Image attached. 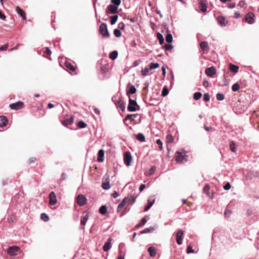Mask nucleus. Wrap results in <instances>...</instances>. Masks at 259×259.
<instances>
[{"label":"nucleus","mask_w":259,"mask_h":259,"mask_svg":"<svg viewBox=\"0 0 259 259\" xmlns=\"http://www.w3.org/2000/svg\"><path fill=\"white\" fill-rule=\"evenodd\" d=\"M186 154L185 151H177L175 154L176 161L178 163H182L186 160Z\"/></svg>","instance_id":"nucleus-1"},{"label":"nucleus","mask_w":259,"mask_h":259,"mask_svg":"<svg viewBox=\"0 0 259 259\" xmlns=\"http://www.w3.org/2000/svg\"><path fill=\"white\" fill-rule=\"evenodd\" d=\"M99 32L103 37H109V33L108 32L107 26L106 23H103L101 24L99 28Z\"/></svg>","instance_id":"nucleus-2"},{"label":"nucleus","mask_w":259,"mask_h":259,"mask_svg":"<svg viewBox=\"0 0 259 259\" xmlns=\"http://www.w3.org/2000/svg\"><path fill=\"white\" fill-rule=\"evenodd\" d=\"M102 187L104 190H108L110 188L109 176L106 175L102 179Z\"/></svg>","instance_id":"nucleus-3"},{"label":"nucleus","mask_w":259,"mask_h":259,"mask_svg":"<svg viewBox=\"0 0 259 259\" xmlns=\"http://www.w3.org/2000/svg\"><path fill=\"white\" fill-rule=\"evenodd\" d=\"M129 98V104L127 107V110L129 111L133 112L137 110L136 107H138V104L137 102L132 99L131 98Z\"/></svg>","instance_id":"nucleus-4"},{"label":"nucleus","mask_w":259,"mask_h":259,"mask_svg":"<svg viewBox=\"0 0 259 259\" xmlns=\"http://www.w3.org/2000/svg\"><path fill=\"white\" fill-rule=\"evenodd\" d=\"M24 104L23 102L21 101H18L14 103L11 104L10 105V108L13 110H19L24 108Z\"/></svg>","instance_id":"nucleus-5"},{"label":"nucleus","mask_w":259,"mask_h":259,"mask_svg":"<svg viewBox=\"0 0 259 259\" xmlns=\"http://www.w3.org/2000/svg\"><path fill=\"white\" fill-rule=\"evenodd\" d=\"M87 201L86 197L82 194L78 195L76 198V203L79 206L85 205L87 203Z\"/></svg>","instance_id":"nucleus-6"},{"label":"nucleus","mask_w":259,"mask_h":259,"mask_svg":"<svg viewBox=\"0 0 259 259\" xmlns=\"http://www.w3.org/2000/svg\"><path fill=\"white\" fill-rule=\"evenodd\" d=\"M255 15L252 12H249L247 13L245 18V21L247 23L252 24L254 22Z\"/></svg>","instance_id":"nucleus-7"},{"label":"nucleus","mask_w":259,"mask_h":259,"mask_svg":"<svg viewBox=\"0 0 259 259\" xmlns=\"http://www.w3.org/2000/svg\"><path fill=\"white\" fill-rule=\"evenodd\" d=\"M20 250V248L17 246H13L9 247L7 250V253L11 256L17 255V252Z\"/></svg>","instance_id":"nucleus-8"},{"label":"nucleus","mask_w":259,"mask_h":259,"mask_svg":"<svg viewBox=\"0 0 259 259\" xmlns=\"http://www.w3.org/2000/svg\"><path fill=\"white\" fill-rule=\"evenodd\" d=\"M73 116L67 117H65L64 119H61V122L62 124L65 126H67L69 125H71L73 121Z\"/></svg>","instance_id":"nucleus-9"},{"label":"nucleus","mask_w":259,"mask_h":259,"mask_svg":"<svg viewBox=\"0 0 259 259\" xmlns=\"http://www.w3.org/2000/svg\"><path fill=\"white\" fill-rule=\"evenodd\" d=\"M57 202L56 195L54 192H51L49 195V204L55 205Z\"/></svg>","instance_id":"nucleus-10"},{"label":"nucleus","mask_w":259,"mask_h":259,"mask_svg":"<svg viewBox=\"0 0 259 259\" xmlns=\"http://www.w3.org/2000/svg\"><path fill=\"white\" fill-rule=\"evenodd\" d=\"M184 235V232L180 230L176 234V241L178 244L181 245L182 243V237Z\"/></svg>","instance_id":"nucleus-11"},{"label":"nucleus","mask_w":259,"mask_h":259,"mask_svg":"<svg viewBox=\"0 0 259 259\" xmlns=\"http://www.w3.org/2000/svg\"><path fill=\"white\" fill-rule=\"evenodd\" d=\"M132 156L130 152H126L124 155V161L125 164L129 166L131 164Z\"/></svg>","instance_id":"nucleus-12"},{"label":"nucleus","mask_w":259,"mask_h":259,"mask_svg":"<svg viewBox=\"0 0 259 259\" xmlns=\"http://www.w3.org/2000/svg\"><path fill=\"white\" fill-rule=\"evenodd\" d=\"M217 21L222 26H225L228 23V21L226 19L225 17L222 16H220L217 18Z\"/></svg>","instance_id":"nucleus-13"},{"label":"nucleus","mask_w":259,"mask_h":259,"mask_svg":"<svg viewBox=\"0 0 259 259\" xmlns=\"http://www.w3.org/2000/svg\"><path fill=\"white\" fill-rule=\"evenodd\" d=\"M205 73L207 75L212 77L216 73V70L213 67H209L206 69Z\"/></svg>","instance_id":"nucleus-14"},{"label":"nucleus","mask_w":259,"mask_h":259,"mask_svg":"<svg viewBox=\"0 0 259 259\" xmlns=\"http://www.w3.org/2000/svg\"><path fill=\"white\" fill-rule=\"evenodd\" d=\"M128 86L129 87V89L126 91V95L128 98H131L130 95L135 94L137 90L135 87L133 85L128 84Z\"/></svg>","instance_id":"nucleus-15"},{"label":"nucleus","mask_w":259,"mask_h":259,"mask_svg":"<svg viewBox=\"0 0 259 259\" xmlns=\"http://www.w3.org/2000/svg\"><path fill=\"white\" fill-rule=\"evenodd\" d=\"M107 13L115 14L117 13V7L114 5H110L107 8Z\"/></svg>","instance_id":"nucleus-16"},{"label":"nucleus","mask_w":259,"mask_h":259,"mask_svg":"<svg viewBox=\"0 0 259 259\" xmlns=\"http://www.w3.org/2000/svg\"><path fill=\"white\" fill-rule=\"evenodd\" d=\"M112 241V239L109 238L107 241L104 244L103 249V250L105 252L108 251L111 247V241Z\"/></svg>","instance_id":"nucleus-17"},{"label":"nucleus","mask_w":259,"mask_h":259,"mask_svg":"<svg viewBox=\"0 0 259 259\" xmlns=\"http://www.w3.org/2000/svg\"><path fill=\"white\" fill-rule=\"evenodd\" d=\"M16 11L17 12V13L19 15H20V16L21 17H22V19L24 20H26V14H25V12L23 10L20 9V8H19L18 6H17L16 7Z\"/></svg>","instance_id":"nucleus-18"},{"label":"nucleus","mask_w":259,"mask_h":259,"mask_svg":"<svg viewBox=\"0 0 259 259\" xmlns=\"http://www.w3.org/2000/svg\"><path fill=\"white\" fill-rule=\"evenodd\" d=\"M148 251L151 257H155L157 254V249L155 247L150 246L148 249Z\"/></svg>","instance_id":"nucleus-19"},{"label":"nucleus","mask_w":259,"mask_h":259,"mask_svg":"<svg viewBox=\"0 0 259 259\" xmlns=\"http://www.w3.org/2000/svg\"><path fill=\"white\" fill-rule=\"evenodd\" d=\"M199 8L201 11L203 12H206L207 10V5L205 1L201 0L200 1Z\"/></svg>","instance_id":"nucleus-20"},{"label":"nucleus","mask_w":259,"mask_h":259,"mask_svg":"<svg viewBox=\"0 0 259 259\" xmlns=\"http://www.w3.org/2000/svg\"><path fill=\"white\" fill-rule=\"evenodd\" d=\"M8 123V119L5 116H0V127H3L5 126Z\"/></svg>","instance_id":"nucleus-21"},{"label":"nucleus","mask_w":259,"mask_h":259,"mask_svg":"<svg viewBox=\"0 0 259 259\" xmlns=\"http://www.w3.org/2000/svg\"><path fill=\"white\" fill-rule=\"evenodd\" d=\"M104 151L103 150L101 149L99 151L98 154V161L99 162H102L104 160Z\"/></svg>","instance_id":"nucleus-22"},{"label":"nucleus","mask_w":259,"mask_h":259,"mask_svg":"<svg viewBox=\"0 0 259 259\" xmlns=\"http://www.w3.org/2000/svg\"><path fill=\"white\" fill-rule=\"evenodd\" d=\"M229 69L233 73H237L239 70V67L232 63L229 64Z\"/></svg>","instance_id":"nucleus-23"},{"label":"nucleus","mask_w":259,"mask_h":259,"mask_svg":"<svg viewBox=\"0 0 259 259\" xmlns=\"http://www.w3.org/2000/svg\"><path fill=\"white\" fill-rule=\"evenodd\" d=\"M200 47L203 51H205L209 50V46L207 41H202L200 44Z\"/></svg>","instance_id":"nucleus-24"},{"label":"nucleus","mask_w":259,"mask_h":259,"mask_svg":"<svg viewBox=\"0 0 259 259\" xmlns=\"http://www.w3.org/2000/svg\"><path fill=\"white\" fill-rule=\"evenodd\" d=\"M65 66L68 69L72 71H75L76 70V68L75 66H74L71 63L66 62L64 63Z\"/></svg>","instance_id":"nucleus-25"},{"label":"nucleus","mask_w":259,"mask_h":259,"mask_svg":"<svg viewBox=\"0 0 259 259\" xmlns=\"http://www.w3.org/2000/svg\"><path fill=\"white\" fill-rule=\"evenodd\" d=\"M89 215L88 213L85 214L84 215L81 217L80 220V224L82 226H84L86 224V223L89 219Z\"/></svg>","instance_id":"nucleus-26"},{"label":"nucleus","mask_w":259,"mask_h":259,"mask_svg":"<svg viewBox=\"0 0 259 259\" xmlns=\"http://www.w3.org/2000/svg\"><path fill=\"white\" fill-rule=\"evenodd\" d=\"M44 55L47 58L50 59V56L51 55L52 52L50 50V49L48 47L45 48V51H44Z\"/></svg>","instance_id":"nucleus-27"},{"label":"nucleus","mask_w":259,"mask_h":259,"mask_svg":"<svg viewBox=\"0 0 259 259\" xmlns=\"http://www.w3.org/2000/svg\"><path fill=\"white\" fill-rule=\"evenodd\" d=\"M148 205H147V211L151 207L155 202V198L153 197H150L148 199Z\"/></svg>","instance_id":"nucleus-28"},{"label":"nucleus","mask_w":259,"mask_h":259,"mask_svg":"<svg viewBox=\"0 0 259 259\" xmlns=\"http://www.w3.org/2000/svg\"><path fill=\"white\" fill-rule=\"evenodd\" d=\"M116 106L118 108H119L122 111H124L125 109V105L124 102L121 100H119L117 102Z\"/></svg>","instance_id":"nucleus-29"},{"label":"nucleus","mask_w":259,"mask_h":259,"mask_svg":"<svg viewBox=\"0 0 259 259\" xmlns=\"http://www.w3.org/2000/svg\"><path fill=\"white\" fill-rule=\"evenodd\" d=\"M136 139L140 142H144L145 140V136L141 133H139L136 135Z\"/></svg>","instance_id":"nucleus-30"},{"label":"nucleus","mask_w":259,"mask_h":259,"mask_svg":"<svg viewBox=\"0 0 259 259\" xmlns=\"http://www.w3.org/2000/svg\"><path fill=\"white\" fill-rule=\"evenodd\" d=\"M174 141V137L168 134L166 137V142L167 144L172 143Z\"/></svg>","instance_id":"nucleus-31"},{"label":"nucleus","mask_w":259,"mask_h":259,"mask_svg":"<svg viewBox=\"0 0 259 259\" xmlns=\"http://www.w3.org/2000/svg\"><path fill=\"white\" fill-rule=\"evenodd\" d=\"M159 66L158 63H151L149 65V68H147V73L149 71V70H152L153 69L157 68Z\"/></svg>","instance_id":"nucleus-32"},{"label":"nucleus","mask_w":259,"mask_h":259,"mask_svg":"<svg viewBox=\"0 0 259 259\" xmlns=\"http://www.w3.org/2000/svg\"><path fill=\"white\" fill-rule=\"evenodd\" d=\"M128 200L127 198L125 197L123 199L122 201L119 204L117 207V210L119 211L120 209L122 208L125 205V203Z\"/></svg>","instance_id":"nucleus-33"},{"label":"nucleus","mask_w":259,"mask_h":259,"mask_svg":"<svg viewBox=\"0 0 259 259\" xmlns=\"http://www.w3.org/2000/svg\"><path fill=\"white\" fill-rule=\"evenodd\" d=\"M118 56V52L116 51H112L109 55V58L112 60H114Z\"/></svg>","instance_id":"nucleus-34"},{"label":"nucleus","mask_w":259,"mask_h":259,"mask_svg":"<svg viewBox=\"0 0 259 259\" xmlns=\"http://www.w3.org/2000/svg\"><path fill=\"white\" fill-rule=\"evenodd\" d=\"M209 186L208 185H206L203 189V193H205L208 197H210L209 191Z\"/></svg>","instance_id":"nucleus-35"},{"label":"nucleus","mask_w":259,"mask_h":259,"mask_svg":"<svg viewBox=\"0 0 259 259\" xmlns=\"http://www.w3.org/2000/svg\"><path fill=\"white\" fill-rule=\"evenodd\" d=\"M146 223V217L143 218L141 222L138 224L136 226V228L138 229L140 227L143 226Z\"/></svg>","instance_id":"nucleus-36"},{"label":"nucleus","mask_w":259,"mask_h":259,"mask_svg":"<svg viewBox=\"0 0 259 259\" xmlns=\"http://www.w3.org/2000/svg\"><path fill=\"white\" fill-rule=\"evenodd\" d=\"M118 17L117 15H114L110 17V23L111 25L114 24L117 20Z\"/></svg>","instance_id":"nucleus-37"},{"label":"nucleus","mask_w":259,"mask_h":259,"mask_svg":"<svg viewBox=\"0 0 259 259\" xmlns=\"http://www.w3.org/2000/svg\"><path fill=\"white\" fill-rule=\"evenodd\" d=\"M77 126L80 128H85V127H86V126L87 125V124L85 122H84L83 121H79L77 123Z\"/></svg>","instance_id":"nucleus-38"},{"label":"nucleus","mask_w":259,"mask_h":259,"mask_svg":"<svg viewBox=\"0 0 259 259\" xmlns=\"http://www.w3.org/2000/svg\"><path fill=\"white\" fill-rule=\"evenodd\" d=\"M157 37L159 40L160 44L162 45L164 42V38L162 35L159 33H158L157 34Z\"/></svg>","instance_id":"nucleus-39"},{"label":"nucleus","mask_w":259,"mask_h":259,"mask_svg":"<svg viewBox=\"0 0 259 259\" xmlns=\"http://www.w3.org/2000/svg\"><path fill=\"white\" fill-rule=\"evenodd\" d=\"M107 211V207L105 205L102 206L99 209V212L102 214H104Z\"/></svg>","instance_id":"nucleus-40"},{"label":"nucleus","mask_w":259,"mask_h":259,"mask_svg":"<svg viewBox=\"0 0 259 259\" xmlns=\"http://www.w3.org/2000/svg\"><path fill=\"white\" fill-rule=\"evenodd\" d=\"M40 218H41V219L42 220L44 221L45 222H47L49 221V217L48 216V215L45 213H43L41 214V216H40Z\"/></svg>","instance_id":"nucleus-41"},{"label":"nucleus","mask_w":259,"mask_h":259,"mask_svg":"<svg viewBox=\"0 0 259 259\" xmlns=\"http://www.w3.org/2000/svg\"><path fill=\"white\" fill-rule=\"evenodd\" d=\"M202 96L200 92H196L194 94V99L195 100H198Z\"/></svg>","instance_id":"nucleus-42"},{"label":"nucleus","mask_w":259,"mask_h":259,"mask_svg":"<svg viewBox=\"0 0 259 259\" xmlns=\"http://www.w3.org/2000/svg\"><path fill=\"white\" fill-rule=\"evenodd\" d=\"M166 41L170 43L172 41V35L170 33H168L166 36L165 38Z\"/></svg>","instance_id":"nucleus-43"},{"label":"nucleus","mask_w":259,"mask_h":259,"mask_svg":"<svg viewBox=\"0 0 259 259\" xmlns=\"http://www.w3.org/2000/svg\"><path fill=\"white\" fill-rule=\"evenodd\" d=\"M239 88H240L239 85L237 83L234 84L232 87V90L234 92L238 91L239 90Z\"/></svg>","instance_id":"nucleus-44"},{"label":"nucleus","mask_w":259,"mask_h":259,"mask_svg":"<svg viewBox=\"0 0 259 259\" xmlns=\"http://www.w3.org/2000/svg\"><path fill=\"white\" fill-rule=\"evenodd\" d=\"M218 100L222 101L224 99V95L221 93H218L216 96Z\"/></svg>","instance_id":"nucleus-45"},{"label":"nucleus","mask_w":259,"mask_h":259,"mask_svg":"<svg viewBox=\"0 0 259 259\" xmlns=\"http://www.w3.org/2000/svg\"><path fill=\"white\" fill-rule=\"evenodd\" d=\"M230 148L232 152H235L236 151L235 145L233 141L231 142L230 144Z\"/></svg>","instance_id":"nucleus-46"},{"label":"nucleus","mask_w":259,"mask_h":259,"mask_svg":"<svg viewBox=\"0 0 259 259\" xmlns=\"http://www.w3.org/2000/svg\"><path fill=\"white\" fill-rule=\"evenodd\" d=\"M168 94V90L166 87H164L162 91V96L163 97L166 96Z\"/></svg>","instance_id":"nucleus-47"},{"label":"nucleus","mask_w":259,"mask_h":259,"mask_svg":"<svg viewBox=\"0 0 259 259\" xmlns=\"http://www.w3.org/2000/svg\"><path fill=\"white\" fill-rule=\"evenodd\" d=\"M114 34L115 36L117 37H120L121 35L120 31L118 29H115L114 30Z\"/></svg>","instance_id":"nucleus-48"},{"label":"nucleus","mask_w":259,"mask_h":259,"mask_svg":"<svg viewBox=\"0 0 259 259\" xmlns=\"http://www.w3.org/2000/svg\"><path fill=\"white\" fill-rule=\"evenodd\" d=\"M238 5L240 6V7L245 8L246 7V4L245 1H240Z\"/></svg>","instance_id":"nucleus-49"},{"label":"nucleus","mask_w":259,"mask_h":259,"mask_svg":"<svg viewBox=\"0 0 259 259\" xmlns=\"http://www.w3.org/2000/svg\"><path fill=\"white\" fill-rule=\"evenodd\" d=\"M136 116V115H127L125 119L124 120H134V117Z\"/></svg>","instance_id":"nucleus-50"},{"label":"nucleus","mask_w":259,"mask_h":259,"mask_svg":"<svg viewBox=\"0 0 259 259\" xmlns=\"http://www.w3.org/2000/svg\"><path fill=\"white\" fill-rule=\"evenodd\" d=\"M163 47L164 48L165 50L166 51H170L173 48L172 46L170 44H166L163 46Z\"/></svg>","instance_id":"nucleus-51"},{"label":"nucleus","mask_w":259,"mask_h":259,"mask_svg":"<svg viewBox=\"0 0 259 259\" xmlns=\"http://www.w3.org/2000/svg\"><path fill=\"white\" fill-rule=\"evenodd\" d=\"M210 100V96L208 93H205L203 95V100L205 102H207Z\"/></svg>","instance_id":"nucleus-52"},{"label":"nucleus","mask_w":259,"mask_h":259,"mask_svg":"<svg viewBox=\"0 0 259 259\" xmlns=\"http://www.w3.org/2000/svg\"><path fill=\"white\" fill-rule=\"evenodd\" d=\"M100 70L102 73H106L108 71V68L106 66L103 65L101 67Z\"/></svg>","instance_id":"nucleus-53"},{"label":"nucleus","mask_w":259,"mask_h":259,"mask_svg":"<svg viewBox=\"0 0 259 259\" xmlns=\"http://www.w3.org/2000/svg\"><path fill=\"white\" fill-rule=\"evenodd\" d=\"M232 211L229 209H226L225 211L224 215L226 218H228L231 215Z\"/></svg>","instance_id":"nucleus-54"},{"label":"nucleus","mask_w":259,"mask_h":259,"mask_svg":"<svg viewBox=\"0 0 259 259\" xmlns=\"http://www.w3.org/2000/svg\"><path fill=\"white\" fill-rule=\"evenodd\" d=\"M155 170H156V167L155 166H153L150 169H149V175H152L155 171Z\"/></svg>","instance_id":"nucleus-55"},{"label":"nucleus","mask_w":259,"mask_h":259,"mask_svg":"<svg viewBox=\"0 0 259 259\" xmlns=\"http://www.w3.org/2000/svg\"><path fill=\"white\" fill-rule=\"evenodd\" d=\"M156 229V227H151L148 228H147V233H152Z\"/></svg>","instance_id":"nucleus-56"},{"label":"nucleus","mask_w":259,"mask_h":259,"mask_svg":"<svg viewBox=\"0 0 259 259\" xmlns=\"http://www.w3.org/2000/svg\"><path fill=\"white\" fill-rule=\"evenodd\" d=\"M156 144L158 145V147L160 150L162 149V143L160 139H158L156 141Z\"/></svg>","instance_id":"nucleus-57"},{"label":"nucleus","mask_w":259,"mask_h":259,"mask_svg":"<svg viewBox=\"0 0 259 259\" xmlns=\"http://www.w3.org/2000/svg\"><path fill=\"white\" fill-rule=\"evenodd\" d=\"M8 44H6L5 45L2 46L0 47V51H5L8 48Z\"/></svg>","instance_id":"nucleus-58"},{"label":"nucleus","mask_w":259,"mask_h":259,"mask_svg":"<svg viewBox=\"0 0 259 259\" xmlns=\"http://www.w3.org/2000/svg\"><path fill=\"white\" fill-rule=\"evenodd\" d=\"M194 252V250L192 249V246H188L187 247V252L188 253H193Z\"/></svg>","instance_id":"nucleus-59"},{"label":"nucleus","mask_w":259,"mask_h":259,"mask_svg":"<svg viewBox=\"0 0 259 259\" xmlns=\"http://www.w3.org/2000/svg\"><path fill=\"white\" fill-rule=\"evenodd\" d=\"M112 3L116 6H119L121 3V0H111Z\"/></svg>","instance_id":"nucleus-60"},{"label":"nucleus","mask_w":259,"mask_h":259,"mask_svg":"<svg viewBox=\"0 0 259 259\" xmlns=\"http://www.w3.org/2000/svg\"><path fill=\"white\" fill-rule=\"evenodd\" d=\"M231 188V184L229 183H227L224 186V189L226 190H228Z\"/></svg>","instance_id":"nucleus-61"},{"label":"nucleus","mask_w":259,"mask_h":259,"mask_svg":"<svg viewBox=\"0 0 259 259\" xmlns=\"http://www.w3.org/2000/svg\"><path fill=\"white\" fill-rule=\"evenodd\" d=\"M36 158L31 157V158H29L28 160L29 163L31 164L32 163H33L36 161Z\"/></svg>","instance_id":"nucleus-62"},{"label":"nucleus","mask_w":259,"mask_h":259,"mask_svg":"<svg viewBox=\"0 0 259 259\" xmlns=\"http://www.w3.org/2000/svg\"><path fill=\"white\" fill-rule=\"evenodd\" d=\"M118 27L120 29L123 30L124 29L125 25L123 23H120L118 24Z\"/></svg>","instance_id":"nucleus-63"},{"label":"nucleus","mask_w":259,"mask_h":259,"mask_svg":"<svg viewBox=\"0 0 259 259\" xmlns=\"http://www.w3.org/2000/svg\"><path fill=\"white\" fill-rule=\"evenodd\" d=\"M235 7L236 4L234 3H230L228 5V7L231 9L234 8Z\"/></svg>","instance_id":"nucleus-64"}]
</instances>
